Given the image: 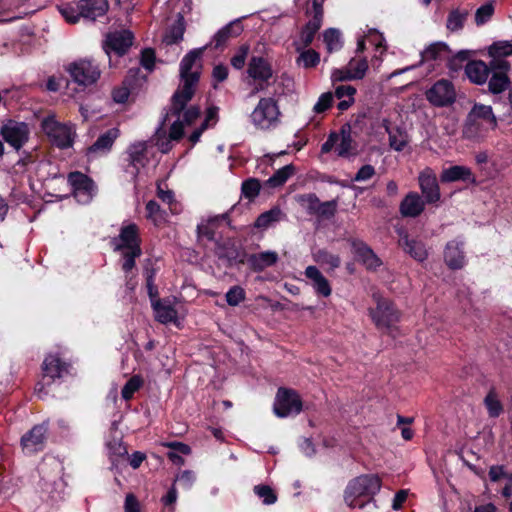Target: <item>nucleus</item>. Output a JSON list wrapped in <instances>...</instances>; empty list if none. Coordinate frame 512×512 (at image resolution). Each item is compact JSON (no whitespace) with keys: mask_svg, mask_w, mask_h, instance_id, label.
<instances>
[{"mask_svg":"<svg viewBox=\"0 0 512 512\" xmlns=\"http://www.w3.org/2000/svg\"><path fill=\"white\" fill-rule=\"evenodd\" d=\"M377 303L375 309L370 310V316L373 322L379 328H389L399 320V313L393 303L387 299L374 294Z\"/></svg>","mask_w":512,"mask_h":512,"instance_id":"nucleus-8","label":"nucleus"},{"mask_svg":"<svg viewBox=\"0 0 512 512\" xmlns=\"http://www.w3.org/2000/svg\"><path fill=\"white\" fill-rule=\"evenodd\" d=\"M278 258V254L275 251H265L250 255L247 261L252 270L260 272L273 266L278 261Z\"/></svg>","mask_w":512,"mask_h":512,"instance_id":"nucleus-26","label":"nucleus"},{"mask_svg":"<svg viewBox=\"0 0 512 512\" xmlns=\"http://www.w3.org/2000/svg\"><path fill=\"white\" fill-rule=\"evenodd\" d=\"M366 36L377 49L383 48V51L386 50L385 38L382 33L376 29H369Z\"/></svg>","mask_w":512,"mask_h":512,"instance_id":"nucleus-63","label":"nucleus"},{"mask_svg":"<svg viewBox=\"0 0 512 512\" xmlns=\"http://www.w3.org/2000/svg\"><path fill=\"white\" fill-rule=\"evenodd\" d=\"M120 131L118 128H111L101 134L97 140L87 149L88 155L105 154L110 151L115 140L119 137Z\"/></svg>","mask_w":512,"mask_h":512,"instance_id":"nucleus-22","label":"nucleus"},{"mask_svg":"<svg viewBox=\"0 0 512 512\" xmlns=\"http://www.w3.org/2000/svg\"><path fill=\"white\" fill-rule=\"evenodd\" d=\"M426 98L433 106H449L456 100L455 87L451 81L440 79L426 91Z\"/></svg>","mask_w":512,"mask_h":512,"instance_id":"nucleus-7","label":"nucleus"},{"mask_svg":"<svg viewBox=\"0 0 512 512\" xmlns=\"http://www.w3.org/2000/svg\"><path fill=\"white\" fill-rule=\"evenodd\" d=\"M488 54L492 58L507 57L512 55V42L510 41H497L494 42L488 49Z\"/></svg>","mask_w":512,"mask_h":512,"instance_id":"nucleus-41","label":"nucleus"},{"mask_svg":"<svg viewBox=\"0 0 512 512\" xmlns=\"http://www.w3.org/2000/svg\"><path fill=\"white\" fill-rule=\"evenodd\" d=\"M307 200L309 202V208L317 212L322 216H332L336 210V201H327L321 203L319 199L314 194H309L307 196Z\"/></svg>","mask_w":512,"mask_h":512,"instance_id":"nucleus-35","label":"nucleus"},{"mask_svg":"<svg viewBox=\"0 0 512 512\" xmlns=\"http://www.w3.org/2000/svg\"><path fill=\"white\" fill-rule=\"evenodd\" d=\"M425 202L416 192H410L400 203V213L404 217L415 218L423 212Z\"/></svg>","mask_w":512,"mask_h":512,"instance_id":"nucleus-23","label":"nucleus"},{"mask_svg":"<svg viewBox=\"0 0 512 512\" xmlns=\"http://www.w3.org/2000/svg\"><path fill=\"white\" fill-rule=\"evenodd\" d=\"M324 42L329 53L338 51L342 48L343 42L341 33L338 29L329 28L323 33Z\"/></svg>","mask_w":512,"mask_h":512,"instance_id":"nucleus-40","label":"nucleus"},{"mask_svg":"<svg viewBox=\"0 0 512 512\" xmlns=\"http://www.w3.org/2000/svg\"><path fill=\"white\" fill-rule=\"evenodd\" d=\"M418 182L427 203H435L440 200L441 194L436 173L430 167H426L419 173Z\"/></svg>","mask_w":512,"mask_h":512,"instance_id":"nucleus-11","label":"nucleus"},{"mask_svg":"<svg viewBox=\"0 0 512 512\" xmlns=\"http://www.w3.org/2000/svg\"><path fill=\"white\" fill-rule=\"evenodd\" d=\"M399 245L415 260L422 262L427 259L428 252L423 242L410 239L407 234L399 240Z\"/></svg>","mask_w":512,"mask_h":512,"instance_id":"nucleus-25","label":"nucleus"},{"mask_svg":"<svg viewBox=\"0 0 512 512\" xmlns=\"http://www.w3.org/2000/svg\"><path fill=\"white\" fill-rule=\"evenodd\" d=\"M320 61L319 54L313 50H304L300 53L299 57L297 58V63L299 65H302L304 68H312L315 67Z\"/></svg>","mask_w":512,"mask_h":512,"instance_id":"nucleus-46","label":"nucleus"},{"mask_svg":"<svg viewBox=\"0 0 512 512\" xmlns=\"http://www.w3.org/2000/svg\"><path fill=\"white\" fill-rule=\"evenodd\" d=\"M68 182L74 189L75 197L78 201H88L94 192L93 181L81 172H72L68 176Z\"/></svg>","mask_w":512,"mask_h":512,"instance_id":"nucleus-17","label":"nucleus"},{"mask_svg":"<svg viewBox=\"0 0 512 512\" xmlns=\"http://www.w3.org/2000/svg\"><path fill=\"white\" fill-rule=\"evenodd\" d=\"M226 301L230 306H237L245 299V291L242 287L236 285L231 287L226 295Z\"/></svg>","mask_w":512,"mask_h":512,"instance_id":"nucleus-52","label":"nucleus"},{"mask_svg":"<svg viewBox=\"0 0 512 512\" xmlns=\"http://www.w3.org/2000/svg\"><path fill=\"white\" fill-rule=\"evenodd\" d=\"M255 494L262 499L263 504L271 505L277 501V496L268 485H257L254 487Z\"/></svg>","mask_w":512,"mask_h":512,"instance_id":"nucleus-49","label":"nucleus"},{"mask_svg":"<svg viewBox=\"0 0 512 512\" xmlns=\"http://www.w3.org/2000/svg\"><path fill=\"white\" fill-rule=\"evenodd\" d=\"M141 254V248H135V251H122V269L125 273L130 272L135 267V259L140 257Z\"/></svg>","mask_w":512,"mask_h":512,"instance_id":"nucleus-53","label":"nucleus"},{"mask_svg":"<svg viewBox=\"0 0 512 512\" xmlns=\"http://www.w3.org/2000/svg\"><path fill=\"white\" fill-rule=\"evenodd\" d=\"M284 218V213L279 207H273L272 209L263 212L260 214L255 223L254 226L258 229H267L272 224L279 222Z\"/></svg>","mask_w":512,"mask_h":512,"instance_id":"nucleus-34","label":"nucleus"},{"mask_svg":"<svg viewBox=\"0 0 512 512\" xmlns=\"http://www.w3.org/2000/svg\"><path fill=\"white\" fill-rule=\"evenodd\" d=\"M304 274L307 279H309L311 286L317 294L323 297H329L331 295L332 289L328 279L316 266H308Z\"/></svg>","mask_w":512,"mask_h":512,"instance_id":"nucleus-19","label":"nucleus"},{"mask_svg":"<svg viewBox=\"0 0 512 512\" xmlns=\"http://www.w3.org/2000/svg\"><path fill=\"white\" fill-rule=\"evenodd\" d=\"M48 426L45 423L35 425L21 438V445L27 454L38 452L44 448Z\"/></svg>","mask_w":512,"mask_h":512,"instance_id":"nucleus-13","label":"nucleus"},{"mask_svg":"<svg viewBox=\"0 0 512 512\" xmlns=\"http://www.w3.org/2000/svg\"><path fill=\"white\" fill-rule=\"evenodd\" d=\"M67 72L75 83L82 86L94 84L101 74L98 65L87 59H81L69 64Z\"/></svg>","mask_w":512,"mask_h":512,"instance_id":"nucleus-6","label":"nucleus"},{"mask_svg":"<svg viewBox=\"0 0 512 512\" xmlns=\"http://www.w3.org/2000/svg\"><path fill=\"white\" fill-rule=\"evenodd\" d=\"M353 140L349 133L342 132L340 143L337 145L336 151L340 157H348L352 154Z\"/></svg>","mask_w":512,"mask_h":512,"instance_id":"nucleus-51","label":"nucleus"},{"mask_svg":"<svg viewBox=\"0 0 512 512\" xmlns=\"http://www.w3.org/2000/svg\"><path fill=\"white\" fill-rule=\"evenodd\" d=\"M491 78L488 82V89L492 94H500L510 86V79L505 73H490Z\"/></svg>","mask_w":512,"mask_h":512,"instance_id":"nucleus-36","label":"nucleus"},{"mask_svg":"<svg viewBox=\"0 0 512 512\" xmlns=\"http://www.w3.org/2000/svg\"><path fill=\"white\" fill-rule=\"evenodd\" d=\"M375 175V168L370 165H363L358 172L356 173L354 177V181L356 182H363L371 179Z\"/></svg>","mask_w":512,"mask_h":512,"instance_id":"nucleus-64","label":"nucleus"},{"mask_svg":"<svg viewBox=\"0 0 512 512\" xmlns=\"http://www.w3.org/2000/svg\"><path fill=\"white\" fill-rule=\"evenodd\" d=\"M467 13L453 10L447 18L446 27L451 32L459 31L463 28Z\"/></svg>","mask_w":512,"mask_h":512,"instance_id":"nucleus-43","label":"nucleus"},{"mask_svg":"<svg viewBox=\"0 0 512 512\" xmlns=\"http://www.w3.org/2000/svg\"><path fill=\"white\" fill-rule=\"evenodd\" d=\"M152 307L155 313V318L162 324H168L172 322H176L177 320V311L176 309L161 300H152Z\"/></svg>","mask_w":512,"mask_h":512,"instance_id":"nucleus-28","label":"nucleus"},{"mask_svg":"<svg viewBox=\"0 0 512 512\" xmlns=\"http://www.w3.org/2000/svg\"><path fill=\"white\" fill-rule=\"evenodd\" d=\"M467 117L478 119L479 121L486 123L487 126H490L491 129H494L497 124L492 107L489 105L475 104Z\"/></svg>","mask_w":512,"mask_h":512,"instance_id":"nucleus-30","label":"nucleus"},{"mask_svg":"<svg viewBox=\"0 0 512 512\" xmlns=\"http://www.w3.org/2000/svg\"><path fill=\"white\" fill-rule=\"evenodd\" d=\"M146 150L147 144L144 141L133 143L128 148L127 153L129 164L126 168V172L134 179L138 176L140 169L143 168L147 162Z\"/></svg>","mask_w":512,"mask_h":512,"instance_id":"nucleus-14","label":"nucleus"},{"mask_svg":"<svg viewBox=\"0 0 512 512\" xmlns=\"http://www.w3.org/2000/svg\"><path fill=\"white\" fill-rule=\"evenodd\" d=\"M348 66L350 68L352 77L354 80H360L363 79L367 70H368V62L366 58H352L348 62Z\"/></svg>","mask_w":512,"mask_h":512,"instance_id":"nucleus-42","label":"nucleus"},{"mask_svg":"<svg viewBox=\"0 0 512 512\" xmlns=\"http://www.w3.org/2000/svg\"><path fill=\"white\" fill-rule=\"evenodd\" d=\"M140 63L148 72H152L155 64V53L152 49H144L141 54Z\"/></svg>","mask_w":512,"mask_h":512,"instance_id":"nucleus-61","label":"nucleus"},{"mask_svg":"<svg viewBox=\"0 0 512 512\" xmlns=\"http://www.w3.org/2000/svg\"><path fill=\"white\" fill-rule=\"evenodd\" d=\"M113 242L117 251H135V248H141L139 231L136 224L132 223L123 226L119 236Z\"/></svg>","mask_w":512,"mask_h":512,"instance_id":"nucleus-15","label":"nucleus"},{"mask_svg":"<svg viewBox=\"0 0 512 512\" xmlns=\"http://www.w3.org/2000/svg\"><path fill=\"white\" fill-rule=\"evenodd\" d=\"M216 121H217V108H215V107L209 108L207 110L204 121L189 136L190 142L193 145H195L200 140L202 133L210 126V122H212V125H214L216 123Z\"/></svg>","mask_w":512,"mask_h":512,"instance_id":"nucleus-37","label":"nucleus"},{"mask_svg":"<svg viewBox=\"0 0 512 512\" xmlns=\"http://www.w3.org/2000/svg\"><path fill=\"white\" fill-rule=\"evenodd\" d=\"M494 7L492 4H484L480 6L475 14V21L477 25L486 23L493 15Z\"/></svg>","mask_w":512,"mask_h":512,"instance_id":"nucleus-56","label":"nucleus"},{"mask_svg":"<svg viewBox=\"0 0 512 512\" xmlns=\"http://www.w3.org/2000/svg\"><path fill=\"white\" fill-rule=\"evenodd\" d=\"M41 127L49 140L58 148L66 149L73 145L76 133L72 124L61 123L54 115H49L42 120Z\"/></svg>","mask_w":512,"mask_h":512,"instance_id":"nucleus-4","label":"nucleus"},{"mask_svg":"<svg viewBox=\"0 0 512 512\" xmlns=\"http://www.w3.org/2000/svg\"><path fill=\"white\" fill-rule=\"evenodd\" d=\"M261 189V185L259 180L255 178H250L242 183V194L245 198L250 200L256 198L259 195Z\"/></svg>","mask_w":512,"mask_h":512,"instance_id":"nucleus-48","label":"nucleus"},{"mask_svg":"<svg viewBox=\"0 0 512 512\" xmlns=\"http://www.w3.org/2000/svg\"><path fill=\"white\" fill-rule=\"evenodd\" d=\"M441 181L445 183L456 181H468L474 183L475 177L469 167L455 165L442 171Z\"/></svg>","mask_w":512,"mask_h":512,"instance_id":"nucleus-24","label":"nucleus"},{"mask_svg":"<svg viewBox=\"0 0 512 512\" xmlns=\"http://www.w3.org/2000/svg\"><path fill=\"white\" fill-rule=\"evenodd\" d=\"M185 32V21L181 14H178L176 21L167 29L163 36V43L173 45L183 39Z\"/></svg>","mask_w":512,"mask_h":512,"instance_id":"nucleus-32","label":"nucleus"},{"mask_svg":"<svg viewBox=\"0 0 512 512\" xmlns=\"http://www.w3.org/2000/svg\"><path fill=\"white\" fill-rule=\"evenodd\" d=\"M78 9L82 18L95 21L107 13L109 3L107 0H78Z\"/></svg>","mask_w":512,"mask_h":512,"instance_id":"nucleus-18","label":"nucleus"},{"mask_svg":"<svg viewBox=\"0 0 512 512\" xmlns=\"http://www.w3.org/2000/svg\"><path fill=\"white\" fill-rule=\"evenodd\" d=\"M314 259L321 265H327L330 269H335L340 266V258L337 255L331 254L325 250H319L314 254Z\"/></svg>","mask_w":512,"mask_h":512,"instance_id":"nucleus-45","label":"nucleus"},{"mask_svg":"<svg viewBox=\"0 0 512 512\" xmlns=\"http://www.w3.org/2000/svg\"><path fill=\"white\" fill-rule=\"evenodd\" d=\"M243 31V27L239 20H234L221 28L212 38L209 45H213L215 49L225 46L231 38H235Z\"/></svg>","mask_w":512,"mask_h":512,"instance_id":"nucleus-20","label":"nucleus"},{"mask_svg":"<svg viewBox=\"0 0 512 512\" xmlns=\"http://www.w3.org/2000/svg\"><path fill=\"white\" fill-rule=\"evenodd\" d=\"M331 79L333 82L354 80L348 65L343 68L334 69L331 73Z\"/></svg>","mask_w":512,"mask_h":512,"instance_id":"nucleus-62","label":"nucleus"},{"mask_svg":"<svg viewBox=\"0 0 512 512\" xmlns=\"http://www.w3.org/2000/svg\"><path fill=\"white\" fill-rule=\"evenodd\" d=\"M132 41L133 35L131 32L127 30L116 31L107 35L104 50L107 55H109L111 51L118 55H123L132 45Z\"/></svg>","mask_w":512,"mask_h":512,"instance_id":"nucleus-16","label":"nucleus"},{"mask_svg":"<svg viewBox=\"0 0 512 512\" xmlns=\"http://www.w3.org/2000/svg\"><path fill=\"white\" fill-rule=\"evenodd\" d=\"M295 167L292 164L278 169L267 181V185L276 188L282 186L293 174Z\"/></svg>","mask_w":512,"mask_h":512,"instance_id":"nucleus-39","label":"nucleus"},{"mask_svg":"<svg viewBox=\"0 0 512 512\" xmlns=\"http://www.w3.org/2000/svg\"><path fill=\"white\" fill-rule=\"evenodd\" d=\"M143 385V379L139 375L132 376L124 385L121 391L124 400H130L134 393Z\"/></svg>","mask_w":512,"mask_h":512,"instance_id":"nucleus-44","label":"nucleus"},{"mask_svg":"<svg viewBox=\"0 0 512 512\" xmlns=\"http://www.w3.org/2000/svg\"><path fill=\"white\" fill-rule=\"evenodd\" d=\"M333 102V94L331 92L323 93L315 103L313 110L316 113H322L331 107Z\"/></svg>","mask_w":512,"mask_h":512,"instance_id":"nucleus-58","label":"nucleus"},{"mask_svg":"<svg viewBox=\"0 0 512 512\" xmlns=\"http://www.w3.org/2000/svg\"><path fill=\"white\" fill-rule=\"evenodd\" d=\"M146 217L151 220L154 225L160 226L167 221V213L161 209L155 200H150L146 204Z\"/></svg>","mask_w":512,"mask_h":512,"instance_id":"nucleus-38","label":"nucleus"},{"mask_svg":"<svg viewBox=\"0 0 512 512\" xmlns=\"http://www.w3.org/2000/svg\"><path fill=\"white\" fill-rule=\"evenodd\" d=\"M356 256L359 261H361L366 268L368 269H376L382 263L381 260L377 257V255L372 251L370 247H368L364 243L357 244L355 246Z\"/></svg>","mask_w":512,"mask_h":512,"instance_id":"nucleus-33","label":"nucleus"},{"mask_svg":"<svg viewBox=\"0 0 512 512\" xmlns=\"http://www.w3.org/2000/svg\"><path fill=\"white\" fill-rule=\"evenodd\" d=\"M490 73H505L510 70V63L502 57L492 58L489 63Z\"/></svg>","mask_w":512,"mask_h":512,"instance_id":"nucleus-59","label":"nucleus"},{"mask_svg":"<svg viewBox=\"0 0 512 512\" xmlns=\"http://www.w3.org/2000/svg\"><path fill=\"white\" fill-rule=\"evenodd\" d=\"M249 53V46L248 45H242L239 47L236 54L231 58V65L235 69H242L245 65V61L247 58V55Z\"/></svg>","mask_w":512,"mask_h":512,"instance_id":"nucleus-57","label":"nucleus"},{"mask_svg":"<svg viewBox=\"0 0 512 512\" xmlns=\"http://www.w3.org/2000/svg\"><path fill=\"white\" fill-rule=\"evenodd\" d=\"M207 47L208 45L194 49L181 60V83L173 94L170 110L164 117V121L176 117L170 127V138L173 140L181 139L184 127L193 124L200 115L199 108L190 106L185 109V107L194 95L201 69L200 58Z\"/></svg>","mask_w":512,"mask_h":512,"instance_id":"nucleus-1","label":"nucleus"},{"mask_svg":"<svg viewBox=\"0 0 512 512\" xmlns=\"http://www.w3.org/2000/svg\"><path fill=\"white\" fill-rule=\"evenodd\" d=\"M447 49V46L442 43L431 44L427 47L423 53L422 58L424 60H436L441 57L442 53H444Z\"/></svg>","mask_w":512,"mask_h":512,"instance_id":"nucleus-54","label":"nucleus"},{"mask_svg":"<svg viewBox=\"0 0 512 512\" xmlns=\"http://www.w3.org/2000/svg\"><path fill=\"white\" fill-rule=\"evenodd\" d=\"M6 143L16 150L21 149L29 139L30 130L26 123L8 120L1 128Z\"/></svg>","mask_w":512,"mask_h":512,"instance_id":"nucleus-9","label":"nucleus"},{"mask_svg":"<svg viewBox=\"0 0 512 512\" xmlns=\"http://www.w3.org/2000/svg\"><path fill=\"white\" fill-rule=\"evenodd\" d=\"M248 75L254 80L259 81L258 85L251 92L252 95L265 89L264 83L273 76L272 66L269 61L263 57L253 56L248 64Z\"/></svg>","mask_w":512,"mask_h":512,"instance_id":"nucleus-10","label":"nucleus"},{"mask_svg":"<svg viewBox=\"0 0 512 512\" xmlns=\"http://www.w3.org/2000/svg\"><path fill=\"white\" fill-rule=\"evenodd\" d=\"M380 489L381 479L377 475H361L349 482L345 490L344 499L351 508H363L365 502L360 499L362 497H369L370 502Z\"/></svg>","mask_w":512,"mask_h":512,"instance_id":"nucleus-2","label":"nucleus"},{"mask_svg":"<svg viewBox=\"0 0 512 512\" xmlns=\"http://www.w3.org/2000/svg\"><path fill=\"white\" fill-rule=\"evenodd\" d=\"M465 74L473 84L483 85L488 80L490 68L482 60H472L466 64Z\"/></svg>","mask_w":512,"mask_h":512,"instance_id":"nucleus-21","label":"nucleus"},{"mask_svg":"<svg viewBox=\"0 0 512 512\" xmlns=\"http://www.w3.org/2000/svg\"><path fill=\"white\" fill-rule=\"evenodd\" d=\"M281 112L274 98H261L250 114V121L259 130H270L278 126Z\"/></svg>","mask_w":512,"mask_h":512,"instance_id":"nucleus-3","label":"nucleus"},{"mask_svg":"<svg viewBox=\"0 0 512 512\" xmlns=\"http://www.w3.org/2000/svg\"><path fill=\"white\" fill-rule=\"evenodd\" d=\"M444 262L452 270H458L465 266L466 256L464 240L462 238H456L447 242L444 249Z\"/></svg>","mask_w":512,"mask_h":512,"instance_id":"nucleus-12","label":"nucleus"},{"mask_svg":"<svg viewBox=\"0 0 512 512\" xmlns=\"http://www.w3.org/2000/svg\"><path fill=\"white\" fill-rule=\"evenodd\" d=\"M60 13L65 18V20L69 23H77L80 18H82L79 9H78V1L73 4H67L60 8Z\"/></svg>","mask_w":512,"mask_h":512,"instance_id":"nucleus-50","label":"nucleus"},{"mask_svg":"<svg viewBox=\"0 0 512 512\" xmlns=\"http://www.w3.org/2000/svg\"><path fill=\"white\" fill-rule=\"evenodd\" d=\"M484 403L490 417H498L503 411L502 405L493 391L487 394Z\"/></svg>","mask_w":512,"mask_h":512,"instance_id":"nucleus-47","label":"nucleus"},{"mask_svg":"<svg viewBox=\"0 0 512 512\" xmlns=\"http://www.w3.org/2000/svg\"><path fill=\"white\" fill-rule=\"evenodd\" d=\"M273 410L280 418L297 415L302 410V401L296 391L287 388H279L275 397Z\"/></svg>","mask_w":512,"mask_h":512,"instance_id":"nucleus-5","label":"nucleus"},{"mask_svg":"<svg viewBox=\"0 0 512 512\" xmlns=\"http://www.w3.org/2000/svg\"><path fill=\"white\" fill-rule=\"evenodd\" d=\"M383 127L389 136V146L395 151H402L408 144L407 133L399 127H390L388 120H383Z\"/></svg>","mask_w":512,"mask_h":512,"instance_id":"nucleus-27","label":"nucleus"},{"mask_svg":"<svg viewBox=\"0 0 512 512\" xmlns=\"http://www.w3.org/2000/svg\"><path fill=\"white\" fill-rule=\"evenodd\" d=\"M43 371L46 377L50 379L60 378L67 372V365L63 363L59 357L49 355L44 359Z\"/></svg>","mask_w":512,"mask_h":512,"instance_id":"nucleus-29","label":"nucleus"},{"mask_svg":"<svg viewBox=\"0 0 512 512\" xmlns=\"http://www.w3.org/2000/svg\"><path fill=\"white\" fill-rule=\"evenodd\" d=\"M164 120L162 121L160 127L156 130L155 133V141L156 145L160 149L161 152L167 153L171 149L170 141L172 140L165 137V131L163 130Z\"/></svg>","mask_w":512,"mask_h":512,"instance_id":"nucleus-55","label":"nucleus"},{"mask_svg":"<svg viewBox=\"0 0 512 512\" xmlns=\"http://www.w3.org/2000/svg\"><path fill=\"white\" fill-rule=\"evenodd\" d=\"M489 129L491 127L487 126L486 123L467 117L463 128V136L469 140H476L483 137Z\"/></svg>","mask_w":512,"mask_h":512,"instance_id":"nucleus-31","label":"nucleus"},{"mask_svg":"<svg viewBox=\"0 0 512 512\" xmlns=\"http://www.w3.org/2000/svg\"><path fill=\"white\" fill-rule=\"evenodd\" d=\"M219 217H214L210 219L207 223H202L197 226V232L199 236L205 237L208 240L214 239V231L212 229V225L214 222L218 221Z\"/></svg>","mask_w":512,"mask_h":512,"instance_id":"nucleus-60","label":"nucleus"}]
</instances>
